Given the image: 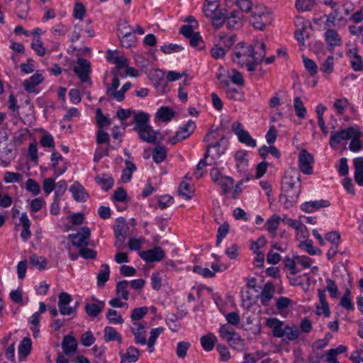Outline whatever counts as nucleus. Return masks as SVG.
Listing matches in <instances>:
<instances>
[{"mask_svg": "<svg viewBox=\"0 0 363 363\" xmlns=\"http://www.w3.org/2000/svg\"><path fill=\"white\" fill-rule=\"evenodd\" d=\"M273 20L271 9L260 5L256 6L252 11L250 21L255 28L263 30L272 23Z\"/></svg>", "mask_w": 363, "mask_h": 363, "instance_id": "obj_3", "label": "nucleus"}, {"mask_svg": "<svg viewBox=\"0 0 363 363\" xmlns=\"http://www.w3.org/2000/svg\"><path fill=\"white\" fill-rule=\"evenodd\" d=\"M174 116V110L168 106L160 107L156 113V118L163 122L171 121Z\"/></svg>", "mask_w": 363, "mask_h": 363, "instance_id": "obj_33", "label": "nucleus"}, {"mask_svg": "<svg viewBox=\"0 0 363 363\" xmlns=\"http://www.w3.org/2000/svg\"><path fill=\"white\" fill-rule=\"evenodd\" d=\"M352 128L353 126H350L340 130L332 131L330 135V146L336 150L343 141L349 140L352 136Z\"/></svg>", "mask_w": 363, "mask_h": 363, "instance_id": "obj_7", "label": "nucleus"}, {"mask_svg": "<svg viewBox=\"0 0 363 363\" xmlns=\"http://www.w3.org/2000/svg\"><path fill=\"white\" fill-rule=\"evenodd\" d=\"M165 322L168 328L174 333L178 332L181 328V324L179 322V318L175 314H170L168 315Z\"/></svg>", "mask_w": 363, "mask_h": 363, "instance_id": "obj_54", "label": "nucleus"}, {"mask_svg": "<svg viewBox=\"0 0 363 363\" xmlns=\"http://www.w3.org/2000/svg\"><path fill=\"white\" fill-rule=\"evenodd\" d=\"M164 250L158 246L140 252V257L146 262H160L164 257Z\"/></svg>", "mask_w": 363, "mask_h": 363, "instance_id": "obj_11", "label": "nucleus"}, {"mask_svg": "<svg viewBox=\"0 0 363 363\" xmlns=\"http://www.w3.org/2000/svg\"><path fill=\"white\" fill-rule=\"evenodd\" d=\"M232 130L238 137V141L246 146L255 147L257 145L256 140L253 139L250 133L244 129L242 125L237 121L233 123Z\"/></svg>", "mask_w": 363, "mask_h": 363, "instance_id": "obj_8", "label": "nucleus"}, {"mask_svg": "<svg viewBox=\"0 0 363 363\" xmlns=\"http://www.w3.org/2000/svg\"><path fill=\"white\" fill-rule=\"evenodd\" d=\"M189 40L191 46L199 50L204 48V42L199 33L196 32Z\"/></svg>", "mask_w": 363, "mask_h": 363, "instance_id": "obj_59", "label": "nucleus"}, {"mask_svg": "<svg viewBox=\"0 0 363 363\" xmlns=\"http://www.w3.org/2000/svg\"><path fill=\"white\" fill-rule=\"evenodd\" d=\"M164 331V328L162 327L152 328L150 333V337L148 340H147V348L149 352L152 353L154 352L155 348L154 346L155 345L156 340L160 336L161 333H162Z\"/></svg>", "mask_w": 363, "mask_h": 363, "instance_id": "obj_39", "label": "nucleus"}, {"mask_svg": "<svg viewBox=\"0 0 363 363\" xmlns=\"http://www.w3.org/2000/svg\"><path fill=\"white\" fill-rule=\"evenodd\" d=\"M346 55L350 59L351 68L354 72H359L363 69V60L359 55L358 49L357 48L348 50Z\"/></svg>", "mask_w": 363, "mask_h": 363, "instance_id": "obj_18", "label": "nucleus"}, {"mask_svg": "<svg viewBox=\"0 0 363 363\" xmlns=\"http://www.w3.org/2000/svg\"><path fill=\"white\" fill-rule=\"evenodd\" d=\"M148 308L146 306L135 308L133 310L130 318L133 322H139L147 313Z\"/></svg>", "mask_w": 363, "mask_h": 363, "instance_id": "obj_60", "label": "nucleus"}, {"mask_svg": "<svg viewBox=\"0 0 363 363\" xmlns=\"http://www.w3.org/2000/svg\"><path fill=\"white\" fill-rule=\"evenodd\" d=\"M73 199L77 202H85L89 194L80 183H74L69 188Z\"/></svg>", "mask_w": 363, "mask_h": 363, "instance_id": "obj_22", "label": "nucleus"}, {"mask_svg": "<svg viewBox=\"0 0 363 363\" xmlns=\"http://www.w3.org/2000/svg\"><path fill=\"white\" fill-rule=\"evenodd\" d=\"M217 342L216 336L211 333H209L201 337V344L203 349L206 352L211 351Z\"/></svg>", "mask_w": 363, "mask_h": 363, "instance_id": "obj_35", "label": "nucleus"}, {"mask_svg": "<svg viewBox=\"0 0 363 363\" xmlns=\"http://www.w3.org/2000/svg\"><path fill=\"white\" fill-rule=\"evenodd\" d=\"M129 227L125 219L123 217L118 218L114 228V235L126 236Z\"/></svg>", "mask_w": 363, "mask_h": 363, "instance_id": "obj_43", "label": "nucleus"}, {"mask_svg": "<svg viewBox=\"0 0 363 363\" xmlns=\"http://www.w3.org/2000/svg\"><path fill=\"white\" fill-rule=\"evenodd\" d=\"M227 12L225 10H219L218 12L214 14V16H211L213 26L216 28H220L225 21H227Z\"/></svg>", "mask_w": 363, "mask_h": 363, "instance_id": "obj_48", "label": "nucleus"}, {"mask_svg": "<svg viewBox=\"0 0 363 363\" xmlns=\"http://www.w3.org/2000/svg\"><path fill=\"white\" fill-rule=\"evenodd\" d=\"M32 349V341L29 337H24L18 348V357L21 361L25 359L30 353Z\"/></svg>", "mask_w": 363, "mask_h": 363, "instance_id": "obj_30", "label": "nucleus"}, {"mask_svg": "<svg viewBox=\"0 0 363 363\" xmlns=\"http://www.w3.org/2000/svg\"><path fill=\"white\" fill-rule=\"evenodd\" d=\"M96 120L97 125L100 128L111 125V120L103 114L101 109L99 108L96 111Z\"/></svg>", "mask_w": 363, "mask_h": 363, "instance_id": "obj_63", "label": "nucleus"}, {"mask_svg": "<svg viewBox=\"0 0 363 363\" xmlns=\"http://www.w3.org/2000/svg\"><path fill=\"white\" fill-rule=\"evenodd\" d=\"M30 46L38 56L43 57L45 55L46 49L41 39L33 38Z\"/></svg>", "mask_w": 363, "mask_h": 363, "instance_id": "obj_58", "label": "nucleus"}, {"mask_svg": "<svg viewBox=\"0 0 363 363\" xmlns=\"http://www.w3.org/2000/svg\"><path fill=\"white\" fill-rule=\"evenodd\" d=\"M219 333L220 337L228 341V342L238 335V333L235 329L231 328L227 325H223L220 326Z\"/></svg>", "mask_w": 363, "mask_h": 363, "instance_id": "obj_55", "label": "nucleus"}, {"mask_svg": "<svg viewBox=\"0 0 363 363\" xmlns=\"http://www.w3.org/2000/svg\"><path fill=\"white\" fill-rule=\"evenodd\" d=\"M90 235L91 232L88 228H82L76 234L69 235L68 238L74 246L81 248L88 245V240Z\"/></svg>", "mask_w": 363, "mask_h": 363, "instance_id": "obj_13", "label": "nucleus"}, {"mask_svg": "<svg viewBox=\"0 0 363 363\" xmlns=\"http://www.w3.org/2000/svg\"><path fill=\"white\" fill-rule=\"evenodd\" d=\"M226 24L229 28H237L241 25L240 18L237 15L236 12L233 11L227 18Z\"/></svg>", "mask_w": 363, "mask_h": 363, "instance_id": "obj_64", "label": "nucleus"}, {"mask_svg": "<svg viewBox=\"0 0 363 363\" xmlns=\"http://www.w3.org/2000/svg\"><path fill=\"white\" fill-rule=\"evenodd\" d=\"M274 294V286L272 282H267L260 294L258 296V298L260 300L261 303L263 306H268L269 302L272 299Z\"/></svg>", "mask_w": 363, "mask_h": 363, "instance_id": "obj_24", "label": "nucleus"}, {"mask_svg": "<svg viewBox=\"0 0 363 363\" xmlns=\"http://www.w3.org/2000/svg\"><path fill=\"white\" fill-rule=\"evenodd\" d=\"M196 125L193 120H189L185 124L179 126L175 135L168 139V143L175 145L178 142L188 138L196 130Z\"/></svg>", "mask_w": 363, "mask_h": 363, "instance_id": "obj_5", "label": "nucleus"}, {"mask_svg": "<svg viewBox=\"0 0 363 363\" xmlns=\"http://www.w3.org/2000/svg\"><path fill=\"white\" fill-rule=\"evenodd\" d=\"M318 296L320 306H316V314L320 315L323 314L325 317L330 315L329 304L326 301L325 290L319 289L318 290Z\"/></svg>", "mask_w": 363, "mask_h": 363, "instance_id": "obj_23", "label": "nucleus"}, {"mask_svg": "<svg viewBox=\"0 0 363 363\" xmlns=\"http://www.w3.org/2000/svg\"><path fill=\"white\" fill-rule=\"evenodd\" d=\"M44 80V77L41 73L36 72L31 75L28 79L24 80L23 86L24 89L28 94H38L40 90L38 89L39 84H40Z\"/></svg>", "mask_w": 363, "mask_h": 363, "instance_id": "obj_12", "label": "nucleus"}, {"mask_svg": "<svg viewBox=\"0 0 363 363\" xmlns=\"http://www.w3.org/2000/svg\"><path fill=\"white\" fill-rule=\"evenodd\" d=\"M228 50L226 48L220 46L218 43H215L214 46L211 50V55L215 60H219L224 57Z\"/></svg>", "mask_w": 363, "mask_h": 363, "instance_id": "obj_62", "label": "nucleus"}, {"mask_svg": "<svg viewBox=\"0 0 363 363\" xmlns=\"http://www.w3.org/2000/svg\"><path fill=\"white\" fill-rule=\"evenodd\" d=\"M299 248L304 250L311 255H320L321 250L313 246V241L311 240H306L300 242L298 245Z\"/></svg>", "mask_w": 363, "mask_h": 363, "instance_id": "obj_45", "label": "nucleus"}, {"mask_svg": "<svg viewBox=\"0 0 363 363\" xmlns=\"http://www.w3.org/2000/svg\"><path fill=\"white\" fill-rule=\"evenodd\" d=\"M195 189L189 183H180L178 187V194L183 199L189 201L194 196Z\"/></svg>", "mask_w": 363, "mask_h": 363, "instance_id": "obj_29", "label": "nucleus"}, {"mask_svg": "<svg viewBox=\"0 0 363 363\" xmlns=\"http://www.w3.org/2000/svg\"><path fill=\"white\" fill-rule=\"evenodd\" d=\"M191 347V343L187 341L179 342L176 347V354L179 359H184L186 357L187 352Z\"/></svg>", "mask_w": 363, "mask_h": 363, "instance_id": "obj_56", "label": "nucleus"}, {"mask_svg": "<svg viewBox=\"0 0 363 363\" xmlns=\"http://www.w3.org/2000/svg\"><path fill=\"white\" fill-rule=\"evenodd\" d=\"M280 200L286 208H290L297 201L300 192V183H282Z\"/></svg>", "mask_w": 363, "mask_h": 363, "instance_id": "obj_4", "label": "nucleus"}, {"mask_svg": "<svg viewBox=\"0 0 363 363\" xmlns=\"http://www.w3.org/2000/svg\"><path fill=\"white\" fill-rule=\"evenodd\" d=\"M72 301V296L66 293L61 292L59 294L58 307L60 313L63 315H69L73 313H76V309L69 307V305Z\"/></svg>", "mask_w": 363, "mask_h": 363, "instance_id": "obj_16", "label": "nucleus"}, {"mask_svg": "<svg viewBox=\"0 0 363 363\" xmlns=\"http://www.w3.org/2000/svg\"><path fill=\"white\" fill-rule=\"evenodd\" d=\"M110 274L109 266L107 264L101 265V269L97 274V285L103 286L105 283L108 280Z\"/></svg>", "mask_w": 363, "mask_h": 363, "instance_id": "obj_46", "label": "nucleus"}, {"mask_svg": "<svg viewBox=\"0 0 363 363\" xmlns=\"http://www.w3.org/2000/svg\"><path fill=\"white\" fill-rule=\"evenodd\" d=\"M140 354V352L138 348L130 346L122 355L121 363H134L138 361Z\"/></svg>", "mask_w": 363, "mask_h": 363, "instance_id": "obj_26", "label": "nucleus"}, {"mask_svg": "<svg viewBox=\"0 0 363 363\" xmlns=\"http://www.w3.org/2000/svg\"><path fill=\"white\" fill-rule=\"evenodd\" d=\"M267 325L272 330L273 335L276 337H284V322L277 318H269L267 320Z\"/></svg>", "mask_w": 363, "mask_h": 363, "instance_id": "obj_20", "label": "nucleus"}, {"mask_svg": "<svg viewBox=\"0 0 363 363\" xmlns=\"http://www.w3.org/2000/svg\"><path fill=\"white\" fill-rule=\"evenodd\" d=\"M235 36L230 34L220 33L219 34L216 43L220 46L226 48L228 50L235 43Z\"/></svg>", "mask_w": 363, "mask_h": 363, "instance_id": "obj_37", "label": "nucleus"}, {"mask_svg": "<svg viewBox=\"0 0 363 363\" xmlns=\"http://www.w3.org/2000/svg\"><path fill=\"white\" fill-rule=\"evenodd\" d=\"M106 318L108 322L112 324H123L124 323L121 315L114 309H109L107 311Z\"/></svg>", "mask_w": 363, "mask_h": 363, "instance_id": "obj_61", "label": "nucleus"}, {"mask_svg": "<svg viewBox=\"0 0 363 363\" xmlns=\"http://www.w3.org/2000/svg\"><path fill=\"white\" fill-rule=\"evenodd\" d=\"M330 206V203L328 200L320 199L316 201H310L304 202L301 206V209L308 213L314 212L322 208H327Z\"/></svg>", "mask_w": 363, "mask_h": 363, "instance_id": "obj_19", "label": "nucleus"}, {"mask_svg": "<svg viewBox=\"0 0 363 363\" xmlns=\"http://www.w3.org/2000/svg\"><path fill=\"white\" fill-rule=\"evenodd\" d=\"M284 336L288 340H296L299 336V331L295 325H286L284 326Z\"/></svg>", "mask_w": 363, "mask_h": 363, "instance_id": "obj_57", "label": "nucleus"}, {"mask_svg": "<svg viewBox=\"0 0 363 363\" xmlns=\"http://www.w3.org/2000/svg\"><path fill=\"white\" fill-rule=\"evenodd\" d=\"M226 97L230 100L242 101L245 99V93L241 88L227 86L225 89Z\"/></svg>", "mask_w": 363, "mask_h": 363, "instance_id": "obj_31", "label": "nucleus"}, {"mask_svg": "<svg viewBox=\"0 0 363 363\" xmlns=\"http://www.w3.org/2000/svg\"><path fill=\"white\" fill-rule=\"evenodd\" d=\"M317 3V0H296L295 8L298 12L311 11Z\"/></svg>", "mask_w": 363, "mask_h": 363, "instance_id": "obj_41", "label": "nucleus"}, {"mask_svg": "<svg viewBox=\"0 0 363 363\" xmlns=\"http://www.w3.org/2000/svg\"><path fill=\"white\" fill-rule=\"evenodd\" d=\"M167 157V149L164 146H156L152 151V158L156 163L162 162Z\"/></svg>", "mask_w": 363, "mask_h": 363, "instance_id": "obj_49", "label": "nucleus"}, {"mask_svg": "<svg viewBox=\"0 0 363 363\" xmlns=\"http://www.w3.org/2000/svg\"><path fill=\"white\" fill-rule=\"evenodd\" d=\"M136 171L135 165L130 162H125V167L123 169L121 174L122 182H129L132 179V174Z\"/></svg>", "mask_w": 363, "mask_h": 363, "instance_id": "obj_51", "label": "nucleus"}, {"mask_svg": "<svg viewBox=\"0 0 363 363\" xmlns=\"http://www.w3.org/2000/svg\"><path fill=\"white\" fill-rule=\"evenodd\" d=\"M353 164L355 182H363V157L354 158L353 160Z\"/></svg>", "mask_w": 363, "mask_h": 363, "instance_id": "obj_44", "label": "nucleus"}, {"mask_svg": "<svg viewBox=\"0 0 363 363\" xmlns=\"http://www.w3.org/2000/svg\"><path fill=\"white\" fill-rule=\"evenodd\" d=\"M218 0H206L203 7V11L208 18L214 16V14L219 11Z\"/></svg>", "mask_w": 363, "mask_h": 363, "instance_id": "obj_36", "label": "nucleus"}, {"mask_svg": "<svg viewBox=\"0 0 363 363\" xmlns=\"http://www.w3.org/2000/svg\"><path fill=\"white\" fill-rule=\"evenodd\" d=\"M104 340L106 342L117 341L120 344L122 342L121 334L111 326H106L104 328Z\"/></svg>", "mask_w": 363, "mask_h": 363, "instance_id": "obj_40", "label": "nucleus"}, {"mask_svg": "<svg viewBox=\"0 0 363 363\" xmlns=\"http://www.w3.org/2000/svg\"><path fill=\"white\" fill-rule=\"evenodd\" d=\"M74 71L82 82H87L91 71L90 63L84 58H79L77 65L74 67Z\"/></svg>", "mask_w": 363, "mask_h": 363, "instance_id": "obj_15", "label": "nucleus"}, {"mask_svg": "<svg viewBox=\"0 0 363 363\" xmlns=\"http://www.w3.org/2000/svg\"><path fill=\"white\" fill-rule=\"evenodd\" d=\"M331 109L337 116H344L348 111L356 113L357 111L355 106L350 103L346 97L335 99L331 106Z\"/></svg>", "mask_w": 363, "mask_h": 363, "instance_id": "obj_6", "label": "nucleus"}, {"mask_svg": "<svg viewBox=\"0 0 363 363\" xmlns=\"http://www.w3.org/2000/svg\"><path fill=\"white\" fill-rule=\"evenodd\" d=\"M106 60L108 63L115 65L117 70L126 66L128 61V59L119 50L110 49L106 51Z\"/></svg>", "mask_w": 363, "mask_h": 363, "instance_id": "obj_9", "label": "nucleus"}, {"mask_svg": "<svg viewBox=\"0 0 363 363\" xmlns=\"http://www.w3.org/2000/svg\"><path fill=\"white\" fill-rule=\"evenodd\" d=\"M136 131L142 140L150 143L155 142L156 135L150 125L145 128H140L136 130Z\"/></svg>", "mask_w": 363, "mask_h": 363, "instance_id": "obj_28", "label": "nucleus"}, {"mask_svg": "<svg viewBox=\"0 0 363 363\" xmlns=\"http://www.w3.org/2000/svg\"><path fill=\"white\" fill-rule=\"evenodd\" d=\"M294 108L296 115L298 118H306L307 115V111L300 96L294 97Z\"/></svg>", "mask_w": 363, "mask_h": 363, "instance_id": "obj_42", "label": "nucleus"}, {"mask_svg": "<svg viewBox=\"0 0 363 363\" xmlns=\"http://www.w3.org/2000/svg\"><path fill=\"white\" fill-rule=\"evenodd\" d=\"M129 282L126 280H123L117 283L116 284V294L118 296H121L124 300L127 301L129 298V292L128 287Z\"/></svg>", "mask_w": 363, "mask_h": 363, "instance_id": "obj_50", "label": "nucleus"}, {"mask_svg": "<svg viewBox=\"0 0 363 363\" xmlns=\"http://www.w3.org/2000/svg\"><path fill=\"white\" fill-rule=\"evenodd\" d=\"M105 303L98 301L97 303H86L85 306V311L89 317H96L104 308Z\"/></svg>", "mask_w": 363, "mask_h": 363, "instance_id": "obj_32", "label": "nucleus"}, {"mask_svg": "<svg viewBox=\"0 0 363 363\" xmlns=\"http://www.w3.org/2000/svg\"><path fill=\"white\" fill-rule=\"evenodd\" d=\"M120 38V43L121 45L125 48H129L135 43V36L133 35V33H130V30L129 29L128 31H126L123 35H118Z\"/></svg>", "mask_w": 363, "mask_h": 363, "instance_id": "obj_53", "label": "nucleus"}, {"mask_svg": "<svg viewBox=\"0 0 363 363\" xmlns=\"http://www.w3.org/2000/svg\"><path fill=\"white\" fill-rule=\"evenodd\" d=\"M29 262L33 267L40 271L44 270L48 264L47 259L45 257H39L35 254H33L30 257Z\"/></svg>", "mask_w": 363, "mask_h": 363, "instance_id": "obj_47", "label": "nucleus"}, {"mask_svg": "<svg viewBox=\"0 0 363 363\" xmlns=\"http://www.w3.org/2000/svg\"><path fill=\"white\" fill-rule=\"evenodd\" d=\"M130 330L134 335L135 342L138 345L147 344V333L145 325L140 322H133L130 326Z\"/></svg>", "mask_w": 363, "mask_h": 363, "instance_id": "obj_14", "label": "nucleus"}, {"mask_svg": "<svg viewBox=\"0 0 363 363\" xmlns=\"http://www.w3.org/2000/svg\"><path fill=\"white\" fill-rule=\"evenodd\" d=\"M207 166V163L206 162L205 159H202L199 161V162L197 164L193 176L190 177L191 179H196L199 180L201 179L203 176L206 173V167Z\"/></svg>", "mask_w": 363, "mask_h": 363, "instance_id": "obj_52", "label": "nucleus"}, {"mask_svg": "<svg viewBox=\"0 0 363 363\" xmlns=\"http://www.w3.org/2000/svg\"><path fill=\"white\" fill-rule=\"evenodd\" d=\"M62 347L64 352L67 355H71L76 352L77 348V343L76 339L71 335H67L64 337Z\"/></svg>", "mask_w": 363, "mask_h": 363, "instance_id": "obj_25", "label": "nucleus"}, {"mask_svg": "<svg viewBox=\"0 0 363 363\" xmlns=\"http://www.w3.org/2000/svg\"><path fill=\"white\" fill-rule=\"evenodd\" d=\"M313 156L306 150H302L299 152L298 165L301 172L306 174L313 172Z\"/></svg>", "mask_w": 363, "mask_h": 363, "instance_id": "obj_10", "label": "nucleus"}, {"mask_svg": "<svg viewBox=\"0 0 363 363\" xmlns=\"http://www.w3.org/2000/svg\"><path fill=\"white\" fill-rule=\"evenodd\" d=\"M247 151L240 150L235 154V161L239 171L245 170L248 165Z\"/></svg>", "mask_w": 363, "mask_h": 363, "instance_id": "obj_34", "label": "nucleus"}, {"mask_svg": "<svg viewBox=\"0 0 363 363\" xmlns=\"http://www.w3.org/2000/svg\"><path fill=\"white\" fill-rule=\"evenodd\" d=\"M324 39L328 45V50L332 52L335 47H339L342 44V38L334 29H328L324 33Z\"/></svg>", "mask_w": 363, "mask_h": 363, "instance_id": "obj_17", "label": "nucleus"}, {"mask_svg": "<svg viewBox=\"0 0 363 363\" xmlns=\"http://www.w3.org/2000/svg\"><path fill=\"white\" fill-rule=\"evenodd\" d=\"M279 222L280 217L277 215H273L265 223L267 230L272 238H275L277 235V230L279 227Z\"/></svg>", "mask_w": 363, "mask_h": 363, "instance_id": "obj_38", "label": "nucleus"}, {"mask_svg": "<svg viewBox=\"0 0 363 363\" xmlns=\"http://www.w3.org/2000/svg\"><path fill=\"white\" fill-rule=\"evenodd\" d=\"M133 121L135 123L134 129L136 130L140 128H145L149 125L150 116L143 111L134 112Z\"/></svg>", "mask_w": 363, "mask_h": 363, "instance_id": "obj_27", "label": "nucleus"}, {"mask_svg": "<svg viewBox=\"0 0 363 363\" xmlns=\"http://www.w3.org/2000/svg\"><path fill=\"white\" fill-rule=\"evenodd\" d=\"M352 136L349 145V150L353 152H358L363 150V145L361 140V131L357 126H353L352 128Z\"/></svg>", "mask_w": 363, "mask_h": 363, "instance_id": "obj_21", "label": "nucleus"}, {"mask_svg": "<svg viewBox=\"0 0 363 363\" xmlns=\"http://www.w3.org/2000/svg\"><path fill=\"white\" fill-rule=\"evenodd\" d=\"M203 142L208 143L205 157H209L211 153L213 157H220L226 150L227 141L224 136L220 135L216 130H209L203 138Z\"/></svg>", "mask_w": 363, "mask_h": 363, "instance_id": "obj_2", "label": "nucleus"}, {"mask_svg": "<svg viewBox=\"0 0 363 363\" xmlns=\"http://www.w3.org/2000/svg\"><path fill=\"white\" fill-rule=\"evenodd\" d=\"M265 55V45L262 42L254 45L239 43L234 48L233 60L249 72H254Z\"/></svg>", "mask_w": 363, "mask_h": 363, "instance_id": "obj_1", "label": "nucleus"}]
</instances>
